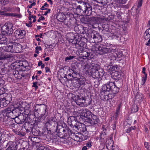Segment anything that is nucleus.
I'll list each match as a JSON object with an SVG mask.
<instances>
[{
	"label": "nucleus",
	"instance_id": "1",
	"mask_svg": "<svg viewBox=\"0 0 150 150\" xmlns=\"http://www.w3.org/2000/svg\"><path fill=\"white\" fill-rule=\"evenodd\" d=\"M81 116L84 122L89 123L91 125L97 124L99 120L96 115H94L88 109H82L81 110Z\"/></svg>",
	"mask_w": 150,
	"mask_h": 150
},
{
	"label": "nucleus",
	"instance_id": "2",
	"mask_svg": "<svg viewBox=\"0 0 150 150\" xmlns=\"http://www.w3.org/2000/svg\"><path fill=\"white\" fill-rule=\"evenodd\" d=\"M79 5L76 8V12L77 15H85L90 16L92 12V7L87 2L79 1H78Z\"/></svg>",
	"mask_w": 150,
	"mask_h": 150
},
{
	"label": "nucleus",
	"instance_id": "3",
	"mask_svg": "<svg viewBox=\"0 0 150 150\" xmlns=\"http://www.w3.org/2000/svg\"><path fill=\"white\" fill-rule=\"evenodd\" d=\"M77 52L81 56L79 58V60L83 62L84 59L86 58L88 60L90 59L94 56V54L92 52H89L86 49L82 48L78 49Z\"/></svg>",
	"mask_w": 150,
	"mask_h": 150
},
{
	"label": "nucleus",
	"instance_id": "4",
	"mask_svg": "<svg viewBox=\"0 0 150 150\" xmlns=\"http://www.w3.org/2000/svg\"><path fill=\"white\" fill-rule=\"evenodd\" d=\"M67 126V125L64 123L57 126L55 132H57V134L59 137L65 139V137L67 136V134L66 133V130H67L68 132V129H69Z\"/></svg>",
	"mask_w": 150,
	"mask_h": 150
},
{
	"label": "nucleus",
	"instance_id": "5",
	"mask_svg": "<svg viewBox=\"0 0 150 150\" xmlns=\"http://www.w3.org/2000/svg\"><path fill=\"white\" fill-rule=\"evenodd\" d=\"M11 120L13 121L12 119H14L15 117L18 116L20 114H22L20 111H22L23 108L21 105L19 104L17 106L14 107V108H8Z\"/></svg>",
	"mask_w": 150,
	"mask_h": 150
},
{
	"label": "nucleus",
	"instance_id": "6",
	"mask_svg": "<svg viewBox=\"0 0 150 150\" xmlns=\"http://www.w3.org/2000/svg\"><path fill=\"white\" fill-rule=\"evenodd\" d=\"M56 119L54 117L47 118V122L45 123V126L47 129H51L52 131H55L58 124L56 121Z\"/></svg>",
	"mask_w": 150,
	"mask_h": 150
},
{
	"label": "nucleus",
	"instance_id": "7",
	"mask_svg": "<svg viewBox=\"0 0 150 150\" xmlns=\"http://www.w3.org/2000/svg\"><path fill=\"white\" fill-rule=\"evenodd\" d=\"M12 27L13 24L10 22H7L1 27V31L3 34L9 36L13 33Z\"/></svg>",
	"mask_w": 150,
	"mask_h": 150
},
{
	"label": "nucleus",
	"instance_id": "8",
	"mask_svg": "<svg viewBox=\"0 0 150 150\" xmlns=\"http://www.w3.org/2000/svg\"><path fill=\"white\" fill-rule=\"evenodd\" d=\"M11 119L10 117L8 108L0 112V120L4 122L9 124L8 122L11 121Z\"/></svg>",
	"mask_w": 150,
	"mask_h": 150
},
{
	"label": "nucleus",
	"instance_id": "9",
	"mask_svg": "<svg viewBox=\"0 0 150 150\" xmlns=\"http://www.w3.org/2000/svg\"><path fill=\"white\" fill-rule=\"evenodd\" d=\"M89 35L90 37V40L93 43H98L102 40L101 36L95 30L92 31Z\"/></svg>",
	"mask_w": 150,
	"mask_h": 150
},
{
	"label": "nucleus",
	"instance_id": "10",
	"mask_svg": "<svg viewBox=\"0 0 150 150\" xmlns=\"http://www.w3.org/2000/svg\"><path fill=\"white\" fill-rule=\"evenodd\" d=\"M95 50L97 51V53L100 55L109 53L111 52V50L109 48L107 47L105 45L101 44L98 47H96Z\"/></svg>",
	"mask_w": 150,
	"mask_h": 150
},
{
	"label": "nucleus",
	"instance_id": "11",
	"mask_svg": "<svg viewBox=\"0 0 150 150\" xmlns=\"http://www.w3.org/2000/svg\"><path fill=\"white\" fill-rule=\"evenodd\" d=\"M90 73L93 78H98L99 80L103 76L104 74V71L102 68H100L96 70H94L92 72Z\"/></svg>",
	"mask_w": 150,
	"mask_h": 150
},
{
	"label": "nucleus",
	"instance_id": "12",
	"mask_svg": "<svg viewBox=\"0 0 150 150\" xmlns=\"http://www.w3.org/2000/svg\"><path fill=\"white\" fill-rule=\"evenodd\" d=\"M68 131L69 135L71 139L77 142H80L81 141V139L80 138L82 135L81 133L79 132H73L70 129H68Z\"/></svg>",
	"mask_w": 150,
	"mask_h": 150
},
{
	"label": "nucleus",
	"instance_id": "13",
	"mask_svg": "<svg viewBox=\"0 0 150 150\" xmlns=\"http://www.w3.org/2000/svg\"><path fill=\"white\" fill-rule=\"evenodd\" d=\"M28 115L23 113L20 114L17 117H15L14 120L15 122L17 124H21L23 123L25 121H26V119Z\"/></svg>",
	"mask_w": 150,
	"mask_h": 150
},
{
	"label": "nucleus",
	"instance_id": "14",
	"mask_svg": "<svg viewBox=\"0 0 150 150\" xmlns=\"http://www.w3.org/2000/svg\"><path fill=\"white\" fill-rule=\"evenodd\" d=\"M68 123L69 125H70V126L75 130V127L77 126L78 125L79 122L77 120V119L75 116H70L68 118Z\"/></svg>",
	"mask_w": 150,
	"mask_h": 150
},
{
	"label": "nucleus",
	"instance_id": "15",
	"mask_svg": "<svg viewBox=\"0 0 150 150\" xmlns=\"http://www.w3.org/2000/svg\"><path fill=\"white\" fill-rule=\"evenodd\" d=\"M75 102L76 103L79 105L83 106L87 105L86 103V100L85 98L81 95H77L75 97Z\"/></svg>",
	"mask_w": 150,
	"mask_h": 150
},
{
	"label": "nucleus",
	"instance_id": "16",
	"mask_svg": "<svg viewBox=\"0 0 150 150\" xmlns=\"http://www.w3.org/2000/svg\"><path fill=\"white\" fill-rule=\"evenodd\" d=\"M9 125H11L12 128H13V131L16 134L20 135L21 134L23 131L22 130H23V127L19 125L18 124L16 125H11V124H9Z\"/></svg>",
	"mask_w": 150,
	"mask_h": 150
},
{
	"label": "nucleus",
	"instance_id": "17",
	"mask_svg": "<svg viewBox=\"0 0 150 150\" xmlns=\"http://www.w3.org/2000/svg\"><path fill=\"white\" fill-rule=\"evenodd\" d=\"M69 71L70 72H73L72 77L74 76L75 75L79 76V70L77 65L75 63H72L71 65V68L69 69Z\"/></svg>",
	"mask_w": 150,
	"mask_h": 150
},
{
	"label": "nucleus",
	"instance_id": "18",
	"mask_svg": "<svg viewBox=\"0 0 150 150\" xmlns=\"http://www.w3.org/2000/svg\"><path fill=\"white\" fill-rule=\"evenodd\" d=\"M75 131H78L79 132L82 134L83 133L86 131V125L83 123H78V125L75 127Z\"/></svg>",
	"mask_w": 150,
	"mask_h": 150
},
{
	"label": "nucleus",
	"instance_id": "19",
	"mask_svg": "<svg viewBox=\"0 0 150 150\" xmlns=\"http://www.w3.org/2000/svg\"><path fill=\"white\" fill-rule=\"evenodd\" d=\"M64 23L68 27L72 28L75 26V22L74 19L72 20L69 18H66L64 21Z\"/></svg>",
	"mask_w": 150,
	"mask_h": 150
},
{
	"label": "nucleus",
	"instance_id": "20",
	"mask_svg": "<svg viewBox=\"0 0 150 150\" xmlns=\"http://www.w3.org/2000/svg\"><path fill=\"white\" fill-rule=\"evenodd\" d=\"M87 67L88 69V71L90 73L92 71L98 69L100 68V66L99 65L96 64H95L93 63H91L87 65Z\"/></svg>",
	"mask_w": 150,
	"mask_h": 150
},
{
	"label": "nucleus",
	"instance_id": "21",
	"mask_svg": "<svg viewBox=\"0 0 150 150\" xmlns=\"http://www.w3.org/2000/svg\"><path fill=\"white\" fill-rule=\"evenodd\" d=\"M8 41L9 42H8V43H6L5 50L7 52H13L14 42L11 40H8Z\"/></svg>",
	"mask_w": 150,
	"mask_h": 150
},
{
	"label": "nucleus",
	"instance_id": "22",
	"mask_svg": "<svg viewBox=\"0 0 150 150\" xmlns=\"http://www.w3.org/2000/svg\"><path fill=\"white\" fill-rule=\"evenodd\" d=\"M17 144L14 142L10 141L7 144L8 146L6 150H16Z\"/></svg>",
	"mask_w": 150,
	"mask_h": 150
},
{
	"label": "nucleus",
	"instance_id": "23",
	"mask_svg": "<svg viewBox=\"0 0 150 150\" xmlns=\"http://www.w3.org/2000/svg\"><path fill=\"white\" fill-rule=\"evenodd\" d=\"M112 82H110L107 84H105L102 87V89L104 92L111 91Z\"/></svg>",
	"mask_w": 150,
	"mask_h": 150
},
{
	"label": "nucleus",
	"instance_id": "24",
	"mask_svg": "<svg viewBox=\"0 0 150 150\" xmlns=\"http://www.w3.org/2000/svg\"><path fill=\"white\" fill-rule=\"evenodd\" d=\"M22 46L19 44L14 42L13 52L18 53L21 51Z\"/></svg>",
	"mask_w": 150,
	"mask_h": 150
},
{
	"label": "nucleus",
	"instance_id": "25",
	"mask_svg": "<svg viewBox=\"0 0 150 150\" xmlns=\"http://www.w3.org/2000/svg\"><path fill=\"white\" fill-rule=\"evenodd\" d=\"M119 88L116 86V85L115 84L114 82H112L111 91L112 92V93L114 95H115L118 93L119 92Z\"/></svg>",
	"mask_w": 150,
	"mask_h": 150
},
{
	"label": "nucleus",
	"instance_id": "26",
	"mask_svg": "<svg viewBox=\"0 0 150 150\" xmlns=\"http://www.w3.org/2000/svg\"><path fill=\"white\" fill-rule=\"evenodd\" d=\"M57 19L59 22H63L65 19L66 16L63 13H59L56 17Z\"/></svg>",
	"mask_w": 150,
	"mask_h": 150
},
{
	"label": "nucleus",
	"instance_id": "27",
	"mask_svg": "<svg viewBox=\"0 0 150 150\" xmlns=\"http://www.w3.org/2000/svg\"><path fill=\"white\" fill-rule=\"evenodd\" d=\"M73 41H72V43L74 45L76 44L79 41H80L82 38L80 35H79L77 33H75V37Z\"/></svg>",
	"mask_w": 150,
	"mask_h": 150
},
{
	"label": "nucleus",
	"instance_id": "28",
	"mask_svg": "<svg viewBox=\"0 0 150 150\" xmlns=\"http://www.w3.org/2000/svg\"><path fill=\"white\" fill-rule=\"evenodd\" d=\"M86 43L81 40L80 41H79L75 45V47L76 48L79 49L81 48H83L84 47V45H85Z\"/></svg>",
	"mask_w": 150,
	"mask_h": 150
},
{
	"label": "nucleus",
	"instance_id": "29",
	"mask_svg": "<svg viewBox=\"0 0 150 150\" xmlns=\"http://www.w3.org/2000/svg\"><path fill=\"white\" fill-rule=\"evenodd\" d=\"M113 143V142L111 140H107L106 142V147L107 148H110V149L113 150V149L112 148Z\"/></svg>",
	"mask_w": 150,
	"mask_h": 150
},
{
	"label": "nucleus",
	"instance_id": "30",
	"mask_svg": "<svg viewBox=\"0 0 150 150\" xmlns=\"http://www.w3.org/2000/svg\"><path fill=\"white\" fill-rule=\"evenodd\" d=\"M32 132L33 135L35 136H41L42 135L38 128L35 129L34 128L32 130Z\"/></svg>",
	"mask_w": 150,
	"mask_h": 150
},
{
	"label": "nucleus",
	"instance_id": "31",
	"mask_svg": "<svg viewBox=\"0 0 150 150\" xmlns=\"http://www.w3.org/2000/svg\"><path fill=\"white\" fill-rule=\"evenodd\" d=\"M75 37V33H70L67 34V37L69 42L72 43V41H73Z\"/></svg>",
	"mask_w": 150,
	"mask_h": 150
},
{
	"label": "nucleus",
	"instance_id": "32",
	"mask_svg": "<svg viewBox=\"0 0 150 150\" xmlns=\"http://www.w3.org/2000/svg\"><path fill=\"white\" fill-rule=\"evenodd\" d=\"M0 41V45L1 44H5L6 43H8V42H9L8 40H11L10 38H7L6 37H3V35H2V37L1 38Z\"/></svg>",
	"mask_w": 150,
	"mask_h": 150
},
{
	"label": "nucleus",
	"instance_id": "33",
	"mask_svg": "<svg viewBox=\"0 0 150 150\" xmlns=\"http://www.w3.org/2000/svg\"><path fill=\"white\" fill-rule=\"evenodd\" d=\"M89 23L93 22H96L99 20V18L97 17L89 16H88Z\"/></svg>",
	"mask_w": 150,
	"mask_h": 150
},
{
	"label": "nucleus",
	"instance_id": "34",
	"mask_svg": "<svg viewBox=\"0 0 150 150\" xmlns=\"http://www.w3.org/2000/svg\"><path fill=\"white\" fill-rule=\"evenodd\" d=\"M10 55L8 54H4L0 53V60H4L6 59L10 58Z\"/></svg>",
	"mask_w": 150,
	"mask_h": 150
},
{
	"label": "nucleus",
	"instance_id": "35",
	"mask_svg": "<svg viewBox=\"0 0 150 150\" xmlns=\"http://www.w3.org/2000/svg\"><path fill=\"white\" fill-rule=\"evenodd\" d=\"M26 66L23 63H19V64L17 65V66L16 67V69L19 71H24L25 69L24 68H25Z\"/></svg>",
	"mask_w": 150,
	"mask_h": 150
},
{
	"label": "nucleus",
	"instance_id": "36",
	"mask_svg": "<svg viewBox=\"0 0 150 150\" xmlns=\"http://www.w3.org/2000/svg\"><path fill=\"white\" fill-rule=\"evenodd\" d=\"M3 98L5 100V101H6V102L8 104L12 100V96L10 94H7V96L5 97L4 98Z\"/></svg>",
	"mask_w": 150,
	"mask_h": 150
},
{
	"label": "nucleus",
	"instance_id": "37",
	"mask_svg": "<svg viewBox=\"0 0 150 150\" xmlns=\"http://www.w3.org/2000/svg\"><path fill=\"white\" fill-rule=\"evenodd\" d=\"M8 104L6 103V101L3 98H0V106L1 108L6 107Z\"/></svg>",
	"mask_w": 150,
	"mask_h": 150
},
{
	"label": "nucleus",
	"instance_id": "38",
	"mask_svg": "<svg viewBox=\"0 0 150 150\" xmlns=\"http://www.w3.org/2000/svg\"><path fill=\"white\" fill-rule=\"evenodd\" d=\"M107 130L105 129H103V131L100 133V139H104L106 135Z\"/></svg>",
	"mask_w": 150,
	"mask_h": 150
},
{
	"label": "nucleus",
	"instance_id": "39",
	"mask_svg": "<svg viewBox=\"0 0 150 150\" xmlns=\"http://www.w3.org/2000/svg\"><path fill=\"white\" fill-rule=\"evenodd\" d=\"M117 67V65H109L107 66V69L109 71H115L116 70Z\"/></svg>",
	"mask_w": 150,
	"mask_h": 150
},
{
	"label": "nucleus",
	"instance_id": "40",
	"mask_svg": "<svg viewBox=\"0 0 150 150\" xmlns=\"http://www.w3.org/2000/svg\"><path fill=\"white\" fill-rule=\"evenodd\" d=\"M30 123H29V122H27V121H25L24 125L22 126V127H23L26 130L27 133H28V127Z\"/></svg>",
	"mask_w": 150,
	"mask_h": 150
},
{
	"label": "nucleus",
	"instance_id": "41",
	"mask_svg": "<svg viewBox=\"0 0 150 150\" xmlns=\"http://www.w3.org/2000/svg\"><path fill=\"white\" fill-rule=\"evenodd\" d=\"M81 22L85 24H87L89 23L88 16H86L85 17H83L81 19Z\"/></svg>",
	"mask_w": 150,
	"mask_h": 150
},
{
	"label": "nucleus",
	"instance_id": "42",
	"mask_svg": "<svg viewBox=\"0 0 150 150\" xmlns=\"http://www.w3.org/2000/svg\"><path fill=\"white\" fill-rule=\"evenodd\" d=\"M138 110V108L136 105H133L132 107L131 111L132 113H134Z\"/></svg>",
	"mask_w": 150,
	"mask_h": 150
},
{
	"label": "nucleus",
	"instance_id": "43",
	"mask_svg": "<svg viewBox=\"0 0 150 150\" xmlns=\"http://www.w3.org/2000/svg\"><path fill=\"white\" fill-rule=\"evenodd\" d=\"M15 36L18 38H22V37H20V31L19 29L16 30L14 33Z\"/></svg>",
	"mask_w": 150,
	"mask_h": 150
},
{
	"label": "nucleus",
	"instance_id": "44",
	"mask_svg": "<svg viewBox=\"0 0 150 150\" xmlns=\"http://www.w3.org/2000/svg\"><path fill=\"white\" fill-rule=\"evenodd\" d=\"M143 97V95L137 92L135 96V98L136 99L140 100L142 99Z\"/></svg>",
	"mask_w": 150,
	"mask_h": 150
},
{
	"label": "nucleus",
	"instance_id": "45",
	"mask_svg": "<svg viewBox=\"0 0 150 150\" xmlns=\"http://www.w3.org/2000/svg\"><path fill=\"white\" fill-rule=\"evenodd\" d=\"M40 108L41 109L44 110L45 112H47L46 110L47 108V106L46 105L43 104H40Z\"/></svg>",
	"mask_w": 150,
	"mask_h": 150
},
{
	"label": "nucleus",
	"instance_id": "46",
	"mask_svg": "<svg viewBox=\"0 0 150 150\" xmlns=\"http://www.w3.org/2000/svg\"><path fill=\"white\" fill-rule=\"evenodd\" d=\"M9 0H0V4L6 5L9 2Z\"/></svg>",
	"mask_w": 150,
	"mask_h": 150
},
{
	"label": "nucleus",
	"instance_id": "47",
	"mask_svg": "<svg viewBox=\"0 0 150 150\" xmlns=\"http://www.w3.org/2000/svg\"><path fill=\"white\" fill-rule=\"evenodd\" d=\"M5 135L2 133H0V144L3 141Z\"/></svg>",
	"mask_w": 150,
	"mask_h": 150
},
{
	"label": "nucleus",
	"instance_id": "48",
	"mask_svg": "<svg viewBox=\"0 0 150 150\" xmlns=\"http://www.w3.org/2000/svg\"><path fill=\"white\" fill-rule=\"evenodd\" d=\"M34 127V125L32 124H30V125H29L28 127V133L30 132H32V130L34 128L33 127Z\"/></svg>",
	"mask_w": 150,
	"mask_h": 150
},
{
	"label": "nucleus",
	"instance_id": "49",
	"mask_svg": "<svg viewBox=\"0 0 150 150\" xmlns=\"http://www.w3.org/2000/svg\"><path fill=\"white\" fill-rule=\"evenodd\" d=\"M20 37H22V38L23 37L24 35H25V31L23 30H20Z\"/></svg>",
	"mask_w": 150,
	"mask_h": 150
},
{
	"label": "nucleus",
	"instance_id": "50",
	"mask_svg": "<svg viewBox=\"0 0 150 150\" xmlns=\"http://www.w3.org/2000/svg\"><path fill=\"white\" fill-rule=\"evenodd\" d=\"M79 76L80 75H79ZM79 76H78V75H75L74 76L72 77L73 79L72 78H71V80L72 81H73L74 79L75 80L78 81L79 80Z\"/></svg>",
	"mask_w": 150,
	"mask_h": 150
},
{
	"label": "nucleus",
	"instance_id": "51",
	"mask_svg": "<svg viewBox=\"0 0 150 150\" xmlns=\"http://www.w3.org/2000/svg\"><path fill=\"white\" fill-rule=\"evenodd\" d=\"M74 56H69L65 58V61H67L69 60L72 59L74 58Z\"/></svg>",
	"mask_w": 150,
	"mask_h": 150
},
{
	"label": "nucleus",
	"instance_id": "52",
	"mask_svg": "<svg viewBox=\"0 0 150 150\" xmlns=\"http://www.w3.org/2000/svg\"><path fill=\"white\" fill-rule=\"evenodd\" d=\"M144 37L145 39H148L150 37V35L146 33L145 32L144 34Z\"/></svg>",
	"mask_w": 150,
	"mask_h": 150
},
{
	"label": "nucleus",
	"instance_id": "53",
	"mask_svg": "<svg viewBox=\"0 0 150 150\" xmlns=\"http://www.w3.org/2000/svg\"><path fill=\"white\" fill-rule=\"evenodd\" d=\"M80 26V25H79L78 24H77L75 23V25L74 26V29L75 31H79L78 27V26Z\"/></svg>",
	"mask_w": 150,
	"mask_h": 150
},
{
	"label": "nucleus",
	"instance_id": "54",
	"mask_svg": "<svg viewBox=\"0 0 150 150\" xmlns=\"http://www.w3.org/2000/svg\"><path fill=\"white\" fill-rule=\"evenodd\" d=\"M120 72H119L115 71L114 72V76L117 78H119V74Z\"/></svg>",
	"mask_w": 150,
	"mask_h": 150
},
{
	"label": "nucleus",
	"instance_id": "55",
	"mask_svg": "<svg viewBox=\"0 0 150 150\" xmlns=\"http://www.w3.org/2000/svg\"><path fill=\"white\" fill-rule=\"evenodd\" d=\"M37 84H38V82H33V85L32 86V87H35V89H37L38 88Z\"/></svg>",
	"mask_w": 150,
	"mask_h": 150
},
{
	"label": "nucleus",
	"instance_id": "56",
	"mask_svg": "<svg viewBox=\"0 0 150 150\" xmlns=\"http://www.w3.org/2000/svg\"><path fill=\"white\" fill-rule=\"evenodd\" d=\"M142 0H139L138 2V4L137 7L139 8L141 7L142 5Z\"/></svg>",
	"mask_w": 150,
	"mask_h": 150
},
{
	"label": "nucleus",
	"instance_id": "57",
	"mask_svg": "<svg viewBox=\"0 0 150 150\" xmlns=\"http://www.w3.org/2000/svg\"><path fill=\"white\" fill-rule=\"evenodd\" d=\"M46 149L44 146H40L37 150H45Z\"/></svg>",
	"mask_w": 150,
	"mask_h": 150
},
{
	"label": "nucleus",
	"instance_id": "58",
	"mask_svg": "<svg viewBox=\"0 0 150 150\" xmlns=\"http://www.w3.org/2000/svg\"><path fill=\"white\" fill-rule=\"evenodd\" d=\"M47 129V133L49 134V135H51L52 133H53L54 132H55V131H52L51 129Z\"/></svg>",
	"mask_w": 150,
	"mask_h": 150
},
{
	"label": "nucleus",
	"instance_id": "59",
	"mask_svg": "<svg viewBox=\"0 0 150 150\" xmlns=\"http://www.w3.org/2000/svg\"><path fill=\"white\" fill-rule=\"evenodd\" d=\"M122 13L120 12L117 11V12L116 15L118 17H120L121 16Z\"/></svg>",
	"mask_w": 150,
	"mask_h": 150
},
{
	"label": "nucleus",
	"instance_id": "60",
	"mask_svg": "<svg viewBox=\"0 0 150 150\" xmlns=\"http://www.w3.org/2000/svg\"><path fill=\"white\" fill-rule=\"evenodd\" d=\"M32 139H33L34 140V141H35V142H38V140L39 139L38 138L36 137H32Z\"/></svg>",
	"mask_w": 150,
	"mask_h": 150
},
{
	"label": "nucleus",
	"instance_id": "61",
	"mask_svg": "<svg viewBox=\"0 0 150 150\" xmlns=\"http://www.w3.org/2000/svg\"><path fill=\"white\" fill-rule=\"evenodd\" d=\"M29 23H26V25L28 27H32L31 24L32 23V22L31 21H29Z\"/></svg>",
	"mask_w": 150,
	"mask_h": 150
},
{
	"label": "nucleus",
	"instance_id": "62",
	"mask_svg": "<svg viewBox=\"0 0 150 150\" xmlns=\"http://www.w3.org/2000/svg\"><path fill=\"white\" fill-rule=\"evenodd\" d=\"M119 2L122 4H125L127 0H118Z\"/></svg>",
	"mask_w": 150,
	"mask_h": 150
},
{
	"label": "nucleus",
	"instance_id": "63",
	"mask_svg": "<svg viewBox=\"0 0 150 150\" xmlns=\"http://www.w3.org/2000/svg\"><path fill=\"white\" fill-rule=\"evenodd\" d=\"M146 70V68L145 67H143L142 69V73L144 74L145 76H147V74L145 72Z\"/></svg>",
	"mask_w": 150,
	"mask_h": 150
},
{
	"label": "nucleus",
	"instance_id": "64",
	"mask_svg": "<svg viewBox=\"0 0 150 150\" xmlns=\"http://www.w3.org/2000/svg\"><path fill=\"white\" fill-rule=\"evenodd\" d=\"M145 33L150 35V28H149L147 29L145 31Z\"/></svg>",
	"mask_w": 150,
	"mask_h": 150
}]
</instances>
